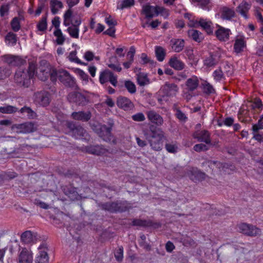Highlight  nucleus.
<instances>
[{
	"label": "nucleus",
	"mask_w": 263,
	"mask_h": 263,
	"mask_svg": "<svg viewBox=\"0 0 263 263\" xmlns=\"http://www.w3.org/2000/svg\"><path fill=\"white\" fill-rule=\"evenodd\" d=\"M36 74L37 78L42 81H46L50 77L52 81L57 79V71L47 62L43 61L40 63V66L36 68V63L33 61L29 62V66L27 70L19 68L15 73L14 79L16 83L28 87Z\"/></svg>",
	"instance_id": "1"
},
{
	"label": "nucleus",
	"mask_w": 263,
	"mask_h": 263,
	"mask_svg": "<svg viewBox=\"0 0 263 263\" xmlns=\"http://www.w3.org/2000/svg\"><path fill=\"white\" fill-rule=\"evenodd\" d=\"M146 139L148 141L152 148L155 151H160L163 146L164 134L159 128L150 129V134H144Z\"/></svg>",
	"instance_id": "2"
},
{
	"label": "nucleus",
	"mask_w": 263,
	"mask_h": 263,
	"mask_svg": "<svg viewBox=\"0 0 263 263\" xmlns=\"http://www.w3.org/2000/svg\"><path fill=\"white\" fill-rule=\"evenodd\" d=\"M178 91L177 85L173 83H166L159 91L160 97L158 98L159 102H167L170 98L175 96Z\"/></svg>",
	"instance_id": "3"
},
{
	"label": "nucleus",
	"mask_w": 263,
	"mask_h": 263,
	"mask_svg": "<svg viewBox=\"0 0 263 263\" xmlns=\"http://www.w3.org/2000/svg\"><path fill=\"white\" fill-rule=\"evenodd\" d=\"M199 81L196 76H193L188 79L185 83L186 88L183 92V97L187 100L192 97V92L196 89L199 86Z\"/></svg>",
	"instance_id": "4"
},
{
	"label": "nucleus",
	"mask_w": 263,
	"mask_h": 263,
	"mask_svg": "<svg viewBox=\"0 0 263 263\" xmlns=\"http://www.w3.org/2000/svg\"><path fill=\"white\" fill-rule=\"evenodd\" d=\"M92 128L103 140L106 141H112L114 142V139L111 135V126L106 127L105 125H102L99 123H97L96 125H92Z\"/></svg>",
	"instance_id": "5"
},
{
	"label": "nucleus",
	"mask_w": 263,
	"mask_h": 263,
	"mask_svg": "<svg viewBox=\"0 0 263 263\" xmlns=\"http://www.w3.org/2000/svg\"><path fill=\"white\" fill-rule=\"evenodd\" d=\"M57 78L58 77L65 85L72 88L77 87L74 78L68 71L61 69L57 71Z\"/></svg>",
	"instance_id": "6"
},
{
	"label": "nucleus",
	"mask_w": 263,
	"mask_h": 263,
	"mask_svg": "<svg viewBox=\"0 0 263 263\" xmlns=\"http://www.w3.org/2000/svg\"><path fill=\"white\" fill-rule=\"evenodd\" d=\"M247 46V41L245 35L239 33L234 38V51L237 54L242 52Z\"/></svg>",
	"instance_id": "7"
},
{
	"label": "nucleus",
	"mask_w": 263,
	"mask_h": 263,
	"mask_svg": "<svg viewBox=\"0 0 263 263\" xmlns=\"http://www.w3.org/2000/svg\"><path fill=\"white\" fill-rule=\"evenodd\" d=\"M218 15L222 20L229 21H233L236 17V14L234 8L228 6L221 7Z\"/></svg>",
	"instance_id": "8"
},
{
	"label": "nucleus",
	"mask_w": 263,
	"mask_h": 263,
	"mask_svg": "<svg viewBox=\"0 0 263 263\" xmlns=\"http://www.w3.org/2000/svg\"><path fill=\"white\" fill-rule=\"evenodd\" d=\"M238 230L240 232L249 236H255L260 232L256 227L245 223L238 224Z\"/></svg>",
	"instance_id": "9"
},
{
	"label": "nucleus",
	"mask_w": 263,
	"mask_h": 263,
	"mask_svg": "<svg viewBox=\"0 0 263 263\" xmlns=\"http://www.w3.org/2000/svg\"><path fill=\"white\" fill-rule=\"evenodd\" d=\"M38 249L39 253L36 256L35 263H49V257L46 245H41Z\"/></svg>",
	"instance_id": "10"
},
{
	"label": "nucleus",
	"mask_w": 263,
	"mask_h": 263,
	"mask_svg": "<svg viewBox=\"0 0 263 263\" xmlns=\"http://www.w3.org/2000/svg\"><path fill=\"white\" fill-rule=\"evenodd\" d=\"M218 29L215 31L216 37L221 42H227L230 39L231 31L230 29L226 28L218 25Z\"/></svg>",
	"instance_id": "11"
},
{
	"label": "nucleus",
	"mask_w": 263,
	"mask_h": 263,
	"mask_svg": "<svg viewBox=\"0 0 263 263\" xmlns=\"http://www.w3.org/2000/svg\"><path fill=\"white\" fill-rule=\"evenodd\" d=\"M251 7V5L246 0H242L236 8L237 12L245 19L248 18V13Z\"/></svg>",
	"instance_id": "12"
},
{
	"label": "nucleus",
	"mask_w": 263,
	"mask_h": 263,
	"mask_svg": "<svg viewBox=\"0 0 263 263\" xmlns=\"http://www.w3.org/2000/svg\"><path fill=\"white\" fill-rule=\"evenodd\" d=\"M33 260L32 253L26 249H23L18 257V263H33Z\"/></svg>",
	"instance_id": "13"
},
{
	"label": "nucleus",
	"mask_w": 263,
	"mask_h": 263,
	"mask_svg": "<svg viewBox=\"0 0 263 263\" xmlns=\"http://www.w3.org/2000/svg\"><path fill=\"white\" fill-rule=\"evenodd\" d=\"M140 70L141 69L139 68H136L134 69V72L136 73V79L138 84L141 86L149 84L150 81L147 77V74L141 72Z\"/></svg>",
	"instance_id": "14"
},
{
	"label": "nucleus",
	"mask_w": 263,
	"mask_h": 263,
	"mask_svg": "<svg viewBox=\"0 0 263 263\" xmlns=\"http://www.w3.org/2000/svg\"><path fill=\"white\" fill-rule=\"evenodd\" d=\"M187 176L193 181L196 182L197 181H202L205 178L204 173L200 172L196 168H192L187 173Z\"/></svg>",
	"instance_id": "15"
},
{
	"label": "nucleus",
	"mask_w": 263,
	"mask_h": 263,
	"mask_svg": "<svg viewBox=\"0 0 263 263\" xmlns=\"http://www.w3.org/2000/svg\"><path fill=\"white\" fill-rule=\"evenodd\" d=\"M35 101L43 106H46L49 103V95L46 92H40L34 95Z\"/></svg>",
	"instance_id": "16"
},
{
	"label": "nucleus",
	"mask_w": 263,
	"mask_h": 263,
	"mask_svg": "<svg viewBox=\"0 0 263 263\" xmlns=\"http://www.w3.org/2000/svg\"><path fill=\"white\" fill-rule=\"evenodd\" d=\"M213 24L211 20L207 18H200L199 19V24L208 34H211L213 32Z\"/></svg>",
	"instance_id": "17"
},
{
	"label": "nucleus",
	"mask_w": 263,
	"mask_h": 263,
	"mask_svg": "<svg viewBox=\"0 0 263 263\" xmlns=\"http://www.w3.org/2000/svg\"><path fill=\"white\" fill-rule=\"evenodd\" d=\"M117 104L119 107L125 110L130 109L134 106L133 103L129 99L123 97H120L118 98Z\"/></svg>",
	"instance_id": "18"
},
{
	"label": "nucleus",
	"mask_w": 263,
	"mask_h": 263,
	"mask_svg": "<svg viewBox=\"0 0 263 263\" xmlns=\"http://www.w3.org/2000/svg\"><path fill=\"white\" fill-rule=\"evenodd\" d=\"M68 127L71 129L70 135L76 139H81L84 136L85 131L82 127H75L72 124H69Z\"/></svg>",
	"instance_id": "19"
},
{
	"label": "nucleus",
	"mask_w": 263,
	"mask_h": 263,
	"mask_svg": "<svg viewBox=\"0 0 263 263\" xmlns=\"http://www.w3.org/2000/svg\"><path fill=\"white\" fill-rule=\"evenodd\" d=\"M142 11L147 18H151L157 16V14H156L157 12V6L145 5L143 7Z\"/></svg>",
	"instance_id": "20"
},
{
	"label": "nucleus",
	"mask_w": 263,
	"mask_h": 263,
	"mask_svg": "<svg viewBox=\"0 0 263 263\" xmlns=\"http://www.w3.org/2000/svg\"><path fill=\"white\" fill-rule=\"evenodd\" d=\"M193 136L198 141L204 142L206 144H209L211 143L210 135L207 131L196 132L194 134Z\"/></svg>",
	"instance_id": "21"
},
{
	"label": "nucleus",
	"mask_w": 263,
	"mask_h": 263,
	"mask_svg": "<svg viewBox=\"0 0 263 263\" xmlns=\"http://www.w3.org/2000/svg\"><path fill=\"white\" fill-rule=\"evenodd\" d=\"M147 118L152 122L158 125H161L163 122L162 118L155 111L150 110L147 113Z\"/></svg>",
	"instance_id": "22"
},
{
	"label": "nucleus",
	"mask_w": 263,
	"mask_h": 263,
	"mask_svg": "<svg viewBox=\"0 0 263 263\" xmlns=\"http://www.w3.org/2000/svg\"><path fill=\"white\" fill-rule=\"evenodd\" d=\"M170 66L177 70H182L184 68V64L176 57H172L169 61Z\"/></svg>",
	"instance_id": "23"
},
{
	"label": "nucleus",
	"mask_w": 263,
	"mask_h": 263,
	"mask_svg": "<svg viewBox=\"0 0 263 263\" xmlns=\"http://www.w3.org/2000/svg\"><path fill=\"white\" fill-rule=\"evenodd\" d=\"M3 58L5 62L14 65H21L24 63V60L19 57L8 54L4 55Z\"/></svg>",
	"instance_id": "24"
},
{
	"label": "nucleus",
	"mask_w": 263,
	"mask_h": 263,
	"mask_svg": "<svg viewBox=\"0 0 263 263\" xmlns=\"http://www.w3.org/2000/svg\"><path fill=\"white\" fill-rule=\"evenodd\" d=\"M86 151L89 154L99 155L106 154L107 151L101 146L96 145L86 147Z\"/></svg>",
	"instance_id": "25"
},
{
	"label": "nucleus",
	"mask_w": 263,
	"mask_h": 263,
	"mask_svg": "<svg viewBox=\"0 0 263 263\" xmlns=\"http://www.w3.org/2000/svg\"><path fill=\"white\" fill-rule=\"evenodd\" d=\"M187 34L189 37L198 43L201 42L203 39L202 33L197 30L190 29L187 31Z\"/></svg>",
	"instance_id": "26"
},
{
	"label": "nucleus",
	"mask_w": 263,
	"mask_h": 263,
	"mask_svg": "<svg viewBox=\"0 0 263 263\" xmlns=\"http://www.w3.org/2000/svg\"><path fill=\"white\" fill-rule=\"evenodd\" d=\"M171 42L172 49L176 52L181 51L184 46V41L182 39L172 40Z\"/></svg>",
	"instance_id": "27"
},
{
	"label": "nucleus",
	"mask_w": 263,
	"mask_h": 263,
	"mask_svg": "<svg viewBox=\"0 0 263 263\" xmlns=\"http://www.w3.org/2000/svg\"><path fill=\"white\" fill-rule=\"evenodd\" d=\"M18 128L20 129V132L27 133L33 132L35 129V127L32 123L27 122L18 125Z\"/></svg>",
	"instance_id": "28"
},
{
	"label": "nucleus",
	"mask_w": 263,
	"mask_h": 263,
	"mask_svg": "<svg viewBox=\"0 0 263 263\" xmlns=\"http://www.w3.org/2000/svg\"><path fill=\"white\" fill-rule=\"evenodd\" d=\"M72 117L74 119L82 120L83 121H88L91 117L89 112H84L82 111L73 112Z\"/></svg>",
	"instance_id": "29"
},
{
	"label": "nucleus",
	"mask_w": 263,
	"mask_h": 263,
	"mask_svg": "<svg viewBox=\"0 0 263 263\" xmlns=\"http://www.w3.org/2000/svg\"><path fill=\"white\" fill-rule=\"evenodd\" d=\"M68 99L70 102L81 104L82 103L83 100H85V98L80 93L74 92L68 95Z\"/></svg>",
	"instance_id": "30"
},
{
	"label": "nucleus",
	"mask_w": 263,
	"mask_h": 263,
	"mask_svg": "<svg viewBox=\"0 0 263 263\" xmlns=\"http://www.w3.org/2000/svg\"><path fill=\"white\" fill-rule=\"evenodd\" d=\"M50 5L51 11L54 14L57 13L59 10L63 7L62 3L58 0H51Z\"/></svg>",
	"instance_id": "31"
},
{
	"label": "nucleus",
	"mask_w": 263,
	"mask_h": 263,
	"mask_svg": "<svg viewBox=\"0 0 263 263\" xmlns=\"http://www.w3.org/2000/svg\"><path fill=\"white\" fill-rule=\"evenodd\" d=\"M185 57H187L189 60L190 63L192 64H195L197 63L198 59L197 57L195 55L193 49L187 48L184 51Z\"/></svg>",
	"instance_id": "32"
},
{
	"label": "nucleus",
	"mask_w": 263,
	"mask_h": 263,
	"mask_svg": "<svg viewBox=\"0 0 263 263\" xmlns=\"http://www.w3.org/2000/svg\"><path fill=\"white\" fill-rule=\"evenodd\" d=\"M112 73L108 70H105L100 72L99 76V81L100 83L104 84L109 81Z\"/></svg>",
	"instance_id": "33"
},
{
	"label": "nucleus",
	"mask_w": 263,
	"mask_h": 263,
	"mask_svg": "<svg viewBox=\"0 0 263 263\" xmlns=\"http://www.w3.org/2000/svg\"><path fill=\"white\" fill-rule=\"evenodd\" d=\"M21 240L25 243H31L34 240V236L31 231H27L22 234Z\"/></svg>",
	"instance_id": "34"
},
{
	"label": "nucleus",
	"mask_w": 263,
	"mask_h": 263,
	"mask_svg": "<svg viewBox=\"0 0 263 263\" xmlns=\"http://www.w3.org/2000/svg\"><path fill=\"white\" fill-rule=\"evenodd\" d=\"M71 37L78 39L79 36V28L77 25H72L67 29Z\"/></svg>",
	"instance_id": "35"
},
{
	"label": "nucleus",
	"mask_w": 263,
	"mask_h": 263,
	"mask_svg": "<svg viewBox=\"0 0 263 263\" xmlns=\"http://www.w3.org/2000/svg\"><path fill=\"white\" fill-rule=\"evenodd\" d=\"M73 71L85 83L88 82V76L83 70L78 68H73Z\"/></svg>",
	"instance_id": "36"
},
{
	"label": "nucleus",
	"mask_w": 263,
	"mask_h": 263,
	"mask_svg": "<svg viewBox=\"0 0 263 263\" xmlns=\"http://www.w3.org/2000/svg\"><path fill=\"white\" fill-rule=\"evenodd\" d=\"M155 53L159 61L162 62L163 61L165 56V51L164 48L160 46H156L155 47Z\"/></svg>",
	"instance_id": "37"
},
{
	"label": "nucleus",
	"mask_w": 263,
	"mask_h": 263,
	"mask_svg": "<svg viewBox=\"0 0 263 263\" xmlns=\"http://www.w3.org/2000/svg\"><path fill=\"white\" fill-rule=\"evenodd\" d=\"M135 0H122L121 3H118L117 8L123 9L133 6L134 5Z\"/></svg>",
	"instance_id": "38"
},
{
	"label": "nucleus",
	"mask_w": 263,
	"mask_h": 263,
	"mask_svg": "<svg viewBox=\"0 0 263 263\" xmlns=\"http://www.w3.org/2000/svg\"><path fill=\"white\" fill-rule=\"evenodd\" d=\"M54 36L57 37L56 42L59 45H62L64 43L65 39L62 32L61 29H55L53 32Z\"/></svg>",
	"instance_id": "39"
},
{
	"label": "nucleus",
	"mask_w": 263,
	"mask_h": 263,
	"mask_svg": "<svg viewBox=\"0 0 263 263\" xmlns=\"http://www.w3.org/2000/svg\"><path fill=\"white\" fill-rule=\"evenodd\" d=\"M17 108L11 105H6L0 107V112L3 114H12L16 112Z\"/></svg>",
	"instance_id": "40"
},
{
	"label": "nucleus",
	"mask_w": 263,
	"mask_h": 263,
	"mask_svg": "<svg viewBox=\"0 0 263 263\" xmlns=\"http://www.w3.org/2000/svg\"><path fill=\"white\" fill-rule=\"evenodd\" d=\"M77 52L76 51H72L70 52L68 59L71 62L81 65H86V64L81 62V61L77 56Z\"/></svg>",
	"instance_id": "41"
},
{
	"label": "nucleus",
	"mask_w": 263,
	"mask_h": 263,
	"mask_svg": "<svg viewBox=\"0 0 263 263\" xmlns=\"http://www.w3.org/2000/svg\"><path fill=\"white\" fill-rule=\"evenodd\" d=\"M6 43L9 45H13L16 42V37L15 34L9 32L5 38Z\"/></svg>",
	"instance_id": "42"
},
{
	"label": "nucleus",
	"mask_w": 263,
	"mask_h": 263,
	"mask_svg": "<svg viewBox=\"0 0 263 263\" xmlns=\"http://www.w3.org/2000/svg\"><path fill=\"white\" fill-rule=\"evenodd\" d=\"M72 12L70 9L66 11L64 15L63 24L65 26H69L71 22V16Z\"/></svg>",
	"instance_id": "43"
},
{
	"label": "nucleus",
	"mask_w": 263,
	"mask_h": 263,
	"mask_svg": "<svg viewBox=\"0 0 263 263\" xmlns=\"http://www.w3.org/2000/svg\"><path fill=\"white\" fill-rule=\"evenodd\" d=\"M124 85L128 91L130 93H134L136 91V85L132 81H126Z\"/></svg>",
	"instance_id": "44"
},
{
	"label": "nucleus",
	"mask_w": 263,
	"mask_h": 263,
	"mask_svg": "<svg viewBox=\"0 0 263 263\" xmlns=\"http://www.w3.org/2000/svg\"><path fill=\"white\" fill-rule=\"evenodd\" d=\"M166 151L171 153H174L177 152L178 147L176 143L172 142L165 145Z\"/></svg>",
	"instance_id": "45"
},
{
	"label": "nucleus",
	"mask_w": 263,
	"mask_h": 263,
	"mask_svg": "<svg viewBox=\"0 0 263 263\" xmlns=\"http://www.w3.org/2000/svg\"><path fill=\"white\" fill-rule=\"evenodd\" d=\"M214 79L216 81H221L224 80V77L221 69L215 70L213 73Z\"/></svg>",
	"instance_id": "46"
},
{
	"label": "nucleus",
	"mask_w": 263,
	"mask_h": 263,
	"mask_svg": "<svg viewBox=\"0 0 263 263\" xmlns=\"http://www.w3.org/2000/svg\"><path fill=\"white\" fill-rule=\"evenodd\" d=\"M157 11L156 14H157V16L160 14L164 18H167L170 14L169 11L163 7L157 6Z\"/></svg>",
	"instance_id": "47"
},
{
	"label": "nucleus",
	"mask_w": 263,
	"mask_h": 263,
	"mask_svg": "<svg viewBox=\"0 0 263 263\" xmlns=\"http://www.w3.org/2000/svg\"><path fill=\"white\" fill-rule=\"evenodd\" d=\"M11 28H12V29L14 31H17L20 30V20L18 17H14L13 18V19L12 20L11 22Z\"/></svg>",
	"instance_id": "48"
},
{
	"label": "nucleus",
	"mask_w": 263,
	"mask_h": 263,
	"mask_svg": "<svg viewBox=\"0 0 263 263\" xmlns=\"http://www.w3.org/2000/svg\"><path fill=\"white\" fill-rule=\"evenodd\" d=\"M204 92L208 94L214 93L215 90L213 87L209 83L205 82L202 84Z\"/></svg>",
	"instance_id": "49"
},
{
	"label": "nucleus",
	"mask_w": 263,
	"mask_h": 263,
	"mask_svg": "<svg viewBox=\"0 0 263 263\" xmlns=\"http://www.w3.org/2000/svg\"><path fill=\"white\" fill-rule=\"evenodd\" d=\"M21 113H26L27 116L30 118H34L36 117V114L29 107H24L21 109Z\"/></svg>",
	"instance_id": "50"
},
{
	"label": "nucleus",
	"mask_w": 263,
	"mask_h": 263,
	"mask_svg": "<svg viewBox=\"0 0 263 263\" xmlns=\"http://www.w3.org/2000/svg\"><path fill=\"white\" fill-rule=\"evenodd\" d=\"M47 27V20L46 17H43L37 25L38 30L44 31L46 30Z\"/></svg>",
	"instance_id": "51"
},
{
	"label": "nucleus",
	"mask_w": 263,
	"mask_h": 263,
	"mask_svg": "<svg viewBox=\"0 0 263 263\" xmlns=\"http://www.w3.org/2000/svg\"><path fill=\"white\" fill-rule=\"evenodd\" d=\"M185 17H188L189 22L188 23V25L190 27H197L198 26L199 24V20L198 19H195L194 17H192V16H189V15H185Z\"/></svg>",
	"instance_id": "52"
},
{
	"label": "nucleus",
	"mask_w": 263,
	"mask_h": 263,
	"mask_svg": "<svg viewBox=\"0 0 263 263\" xmlns=\"http://www.w3.org/2000/svg\"><path fill=\"white\" fill-rule=\"evenodd\" d=\"M194 2H197L199 3L200 7L204 10H209V4L210 3V0H193Z\"/></svg>",
	"instance_id": "53"
},
{
	"label": "nucleus",
	"mask_w": 263,
	"mask_h": 263,
	"mask_svg": "<svg viewBox=\"0 0 263 263\" xmlns=\"http://www.w3.org/2000/svg\"><path fill=\"white\" fill-rule=\"evenodd\" d=\"M215 64L216 60L213 56H210L204 61V64L208 67H212Z\"/></svg>",
	"instance_id": "54"
},
{
	"label": "nucleus",
	"mask_w": 263,
	"mask_h": 263,
	"mask_svg": "<svg viewBox=\"0 0 263 263\" xmlns=\"http://www.w3.org/2000/svg\"><path fill=\"white\" fill-rule=\"evenodd\" d=\"M115 256L118 261H121L123 256V248L119 247L115 252Z\"/></svg>",
	"instance_id": "55"
},
{
	"label": "nucleus",
	"mask_w": 263,
	"mask_h": 263,
	"mask_svg": "<svg viewBox=\"0 0 263 263\" xmlns=\"http://www.w3.org/2000/svg\"><path fill=\"white\" fill-rule=\"evenodd\" d=\"M253 108L262 109V104L261 100L259 99H255L254 101L251 103Z\"/></svg>",
	"instance_id": "56"
},
{
	"label": "nucleus",
	"mask_w": 263,
	"mask_h": 263,
	"mask_svg": "<svg viewBox=\"0 0 263 263\" xmlns=\"http://www.w3.org/2000/svg\"><path fill=\"white\" fill-rule=\"evenodd\" d=\"M208 149V146L202 143L196 144L194 147V149L197 152L206 151Z\"/></svg>",
	"instance_id": "57"
},
{
	"label": "nucleus",
	"mask_w": 263,
	"mask_h": 263,
	"mask_svg": "<svg viewBox=\"0 0 263 263\" xmlns=\"http://www.w3.org/2000/svg\"><path fill=\"white\" fill-rule=\"evenodd\" d=\"M132 119L135 121H143L145 119V116L143 113L139 112L132 116Z\"/></svg>",
	"instance_id": "58"
},
{
	"label": "nucleus",
	"mask_w": 263,
	"mask_h": 263,
	"mask_svg": "<svg viewBox=\"0 0 263 263\" xmlns=\"http://www.w3.org/2000/svg\"><path fill=\"white\" fill-rule=\"evenodd\" d=\"M83 57L86 61H90L93 59L95 55L92 52L87 51L84 53Z\"/></svg>",
	"instance_id": "59"
},
{
	"label": "nucleus",
	"mask_w": 263,
	"mask_h": 263,
	"mask_svg": "<svg viewBox=\"0 0 263 263\" xmlns=\"http://www.w3.org/2000/svg\"><path fill=\"white\" fill-rule=\"evenodd\" d=\"M260 129H263V119L259 120L257 124L253 125V130L254 132H257Z\"/></svg>",
	"instance_id": "60"
},
{
	"label": "nucleus",
	"mask_w": 263,
	"mask_h": 263,
	"mask_svg": "<svg viewBox=\"0 0 263 263\" xmlns=\"http://www.w3.org/2000/svg\"><path fill=\"white\" fill-rule=\"evenodd\" d=\"M9 9V5H4L2 6L0 8V13L1 16H4L5 14H7Z\"/></svg>",
	"instance_id": "61"
},
{
	"label": "nucleus",
	"mask_w": 263,
	"mask_h": 263,
	"mask_svg": "<svg viewBox=\"0 0 263 263\" xmlns=\"http://www.w3.org/2000/svg\"><path fill=\"white\" fill-rule=\"evenodd\" d=\"M135 49L134 47H131L129 49V51L128 52L127 57V58L132 61L134 60V57L135 54Z\"/></svg>",
	"instance_id": "62"
},
{
	"label": "nucleus",
	"mask_w": 263,
	"mask_h": 263,
	"mask_svg": "<svg viewBox=\"0 0 263 263\" xmlns=\"http://www.w3.org/2000/svg\"><path fill=\"white\" fill-rule=\"evenodd\" d=\"M140 59L141 60V62L144 64H147L150 62V59L148 58L147 54L144 53L141 54Z\"/></svg>",
	"instance_id": "63"
},
{
	"label": "nucleus",
	"mask_w": 263,
	"mask_h": 263,
	"mask_svg": "<svg viewBox=\"0 0 263 263\" xmlns=\"http://www.w3.org/2000/svg\"><path fill=\"white\" fill-rule=\"evenodd\" d=\"M176 116L178 119L182 121H185L186 119V117L185 116V115L180 110H177Z\"/></svg>",
	"instance_id": "64"
}]
</instances>
